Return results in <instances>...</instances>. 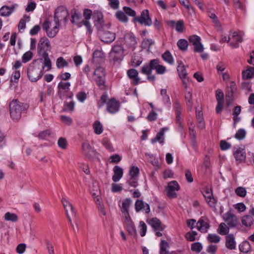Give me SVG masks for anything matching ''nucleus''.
<instances>
[{"label": "nucleus", "instance_id": "f257e3e1", "mask_svg": "<svg viewBox=\"0 0 254 254\" xmlns=\"http://www.w3.org/2000/svg\"><path fill=\"white\" fill-rule=\"evenodd\" d=\"M28 106L25 103L19 102L17 99H13L9 104L10 116L13 120H18L21 117L22 112L27 110Z\"/></svg>", "mask_w": 254, "mask_h": 254}, {"label": "nucleus", "instance_id": "f03ea898", "mask_svg": "<svg viewBox=\"0 0 254 254\" xmlns=\"http://www.w3.org/2000/svg\"><path fill=\"white\" fill-rule=\"evenodd\" d=\"M68 11L64 6H59L55 12L54 22L56 24L60 25V21L64 20L66 23L68 21Z\"/></svg>", "mask_w": 254, "mask_h": 254}, {"label": "nucleus", "instance_id": "7ed1b4c3", "mask_svg": "<svg viewBox=\"0 0 254 254\" xmlns=\"http://www.w3.org/2000/svg\"><path fill=\"white\" fill-rule=\"evenodd\" d=\"M51 44L49 39L46 37L40 38L37 47L38 54L41 56L48 55V52L51 51Z\"/></svg>", "mask_w": 254, "mask_h": 254}, {"label": "nucleus", "instance_id": "20e7f679", "mask_svg": "<svg viewBox=\"0 0 254 254\" xmlns=\"http://www.w3.org/2000/svg\"><path fill=\"white\" fill-rule=\"evenodd\" d=\"M44 67L42 68L33 65H30L28 68L27 74L29 79L32 82H36L43 75V70Z\"/></svg>", "mask_w": 254, "mask_h": 254}, {"label": "nucleus", "instance_id": "39448f33", "mask_svg": "<svg viewBox=\"0 0 254 254\" xmlns=\"http://www.w3.org/2000/svg\"><path fill=\"white\" fill-rule=\"evenodd\" d=\"M105 69L102 67H97L93 73V79L101 88H103L105 83Z\"/></svg>", "mask_w": 254, "mask_h": 254}, {"label": "nucleus", "instance_id": "423d86ee", "mask_svg": "<svg viewBox=\"0 0 254 254\" xmlns=\"http://www.w3.org/2000/svg\"><path fill=\"white\" fill-rule=\"evenodd\" d=\"M133 21L147 26H151L152 24V21L149 16V11L147 9L143 10L141 12L140 16L134 17Z\"/></svg>", "mask_w": 254, "mask_h": 254}, {"label": "nucleus", "instance_id": "0eeeda50", "mask_svg": "<svg viewBox=\"0 0 254 254\" xmlns=\"http://www.w3.org/2000/svg\"><path fill=\"white\" fill-rule=\"evenodd\" d=\"M124 49L121 45L114 46L110 53V59L114 62L121 61L123 58Z\"/></svg>", "mask_w": 254, "mask_h": 254}, {"label": "nucleus", "instance_id": "6e6552de", "mask_svg": "<svg viewBox=\"0 0 254 254\" xmlns=\"http://www.w3.org/2000/svg\"><path fill=\"white\" fill-rule=\"evenodd\" d=\"M107 29L99 30L98 34L100 40L105 43H111L116 38V35L114 33L106 30Z\"/></svg>", "mask_w": 254, "mask_h": 254}, {"label": "nucleus", "instance_id": "1a4fd4ad", "mask_svg": "<svg viewBox=\"0 0 254 254\" xmlns=\"http://www.w3.org/2000/svg\"><path fill=\"white\" fill-rule=\"evenodd\" d=\"M93 18L94 19V25L97 28L98 31L104 29H108L109 26L104 23L103 16L101 12H94Z\"/></svg>", "mask_w": 254, "mask_h": 254}, {"label": "nucleus", "instance_id": "9d476101", "mask_svg": "<svg viewBox=\"0 0 254 254\" xmlns=\"http://www.w3.org/2000/svg\"><path fill=\"white\" fill-rule=\"evenodd\" d=\"M166 189L167 191V195L169 198H176L177 196V194L175 191H178L180 190V186L177 181H173L168 184Z\"/></svg>", "mask_w": 254, "mask_h": 254}, {"label": "nucleus", "instance_id": "9b49d317", "mask_svg": "<svg viewBox=\"0 0 254 254\" xmlns=\"http://www.w3.org/2000/svg\"><path fill=\"white\" fill-rule=\"evenodd\" d=\"M200 40V38L196 35L190 36L189 38L190 43L194 46L195 52L201 53L203 51V46L201 43Z\"/></svg>", "mask_w": 254, "mask_h": 254}, {"label": "nucleus", "instance_id": "f8f14e48", "mask_svg": "<svg viewBox=\"0 0 254 254\" xmlns=\"http://www.w3.org/2000/svg\"><path fill=\"white\" fill-rule=\"evenodd\" d=\"M203 195L210 207L215 208L216 204V200L213 196L212 190L206 188L203 191Z\"/></svg>", "mask_w": 254, "mask_h": 254}, {"label": "nucleus", "instance_id": "ddd939ff", "mask_svg": "<svg viewBox=\"0 0 254 254\" xmlns=\"http://www.w3.org/2000/svg\"><path fill=\"white\" fill-rule=\"evenodd\" d=\"M62 202L64 208L66 215H71L72 217H75L76 212L73 205L66 199L63 198Z\"/></svg>", "mask_w": 254, "mask_h": 254}, {"label": "nucleus", "instance_id": "4468645a", "mask_svg": "<svg viewBox=\"0 0 254 254\" xmlns=\"http://www.w3.org/2000/svg\"><path fill=\"white\" fill-rule=\"evenodd\" d=\"M81 152L84 155L88 158H91L95 155L96 153L95 150L94 149L93 147H92L87 141L82 143Z\"/></svg>", "mask_w": 254, "mask_h": 254}, {"label": "nucleus", "instance_id": "2eb2a0df", "mask_svg": "<svg viewBox=\"0 0 254 254\" xmlns=\"http://www.w3.org/2000/svg\"><path fill=\"white\" fill-rule=\"evenodd\" d=\"M223 219L230 227H235L238 224L237 217L231 212H227L224 214Z\"/></svg>", "mask_w": 254, "mask_h": 254}, {"label": "nucleus", "instance_id": "dca6fc26", "mask_svg": "<svg viewBox=\"0 0 254 254\" xmlns=\"http://www.w3.org/2000/svg\"><path fill=\"white\" fill-rule=\"evenodd\" d=\"M135 209L137 212L140 211H145L146 214L149 213L150 211L149 205L140 199H137L135 201Z\"/></svg>", "mask_w": 254, "mask_h": 254}, {"label": "nucleus", "instance_id": "f3484780", "mask_svg": "<svg viewBox=\"0 0 254 254\" xmlns=\"http://www.w3.org/2000/svg\"><path fill=\"white\" fill-rule=\"evenodd\" d=\"M124 224L126 226L127 231L130 234L133 235L135 234V228L129 214L125 216Z\"/></svg>", "mask_w": 254, "mask_h": 254}, {"label": "nucleus", "instance_id": "a211bd4d", "mask_svg": "<svg viewBox=\"0 0 254 254\" xmlns=\"http://www.w3.org/2000/svg\"><path fill=\"white\" fill-rule=\"evenodd\" d=\"M147 222L150 224L155 231H163L166 226L162 224L159 219L157 218H153L147 221Z\"/></svg>", "mask_w": 254, "mask_h": 254}, {"label": "nucleus", "instance_id": "6ab92c4d", "mask_svg": "<svg viewBox=\"0 0 254 254\" xmlns=\"http://www.w3.org/2000/svg\"><path fill=\"white\" fill-rule=\"evenodd\" d=\"M120 107V104L115 99L113 98L110 100L107 103V111L114 114L118 111Z\"/></svg>", "mask_w": 254, "mask_h": 254}, {"label": "nucleus", "instance_id": "aec40b11", "mask_svg": "<svg viewBox=\"0 0 254 254\" xmlns=\"http://www.w3.org/2000/svg\"><path fill=\"white\" fill-rule=\"evenodd\" d=\"M92 13V10L89 9H85L83 12V16L85 20H83V24L86 26L89 33H91L92 30L91 24L88 20L90 19Z\"/></svg>", "mask_w": 254, "mask_h": 254}, {"label": "nucleus", "instance_id": "412c9836", "mask_svg": "<svg viewBox=\"0 0 254 254\" xmlns=\"http://www.w3.org/2000/svg\"><path fill=\"white\" fill-rule=\"evenodd\" d=\"M236 241L233 234H228L226 236V247L230 250H235L236 249Z\"/></svg>", "mask_w": 254, "mask_h": 254}, {"label": "nucleus", "instance_id": "4be33fe9", "mask_svg": "<svg viewBox=\"0 0 254 254\" xmlns=\"http://www.w3.org/2000/svg\"><path fill=\"white\" fill-rule=\"evenodd\" d=\"M242 36L243 35L241 33H238L234 32L233 33L232 36V39L233 41H235V42L232 41L230 42V45L232 48H238L239 46V43L242 42Z\"/></svg>", "mask_w": 254, "mask_h": 254}, {"label": "nucleus", "instance_id": "5701e85b", "mask_svg": "<svg viewBox=\"0 0 254 254\" xmlns=\"http://www.w3.org/2000/svg\"><path fill=\"white\" fill-rule=\"evenodd\" d=\"M127 74L132 80V84L136 85L139 83L140 78L138 77V72L136 69L132 68L128 70Z\"/></svg>", "mask_w": 254, "mask_h": 254}, {"label": "nucleus", "instance_id": "b1692460", "mask_svg": "<svg viewBox=\"0 0 254 254\" xmlns=\"http://www.w3.org/2000/svg\"><path fill=\"white\" fill-rule=\"evenodd\" d=\"M234 155L236 160L240 162L245 161L246 159V153L244 149L241 148H235Z\"/></svg>", "mask_w": 254, "mask_h": 254}, {"label": "nucleus", "instance_id": "393cba45", "mask_svg": "<svg viewBox=\"0 0 254 254\" xmlns=\"http://www.w3.org/2000/svg\"><path fill=\"white\" fill-rule=\"evenodd\" d=\"M114 175L112 180L115 182H117L122 178L123 175V170L119 166H115L113 169Z\"/></svg>", "mask_w": 254, "mask_h": 254}, {"label": "nucleus", "instance_id": "a878e982", "mask_svg": "<svg viewBox=\"0 0 254 254\" xmlns=\"http://www.w3.org/2000/svg\"><path fill=\"white\" fill-rule=\"evenodd\" d=\"M196 227L202 233H206L209 228V225L203 218H200L196 223Z\"/></svg>", "mask_w": 254, "mask_h": 254}, {"label": "nucleus", "instance_id": "bb28decb", "mask_svg": "<svg viewBox=\"0 0 254 254\" xmlns=\"http://www.w3.org/2000/svg\"><path fill=\"white\" fill-rule=\"evenodd\" d=\"M168 129V128L167 127L162 128L160 131L157 134L156 137L151 139V142L152 143H155L157 141H159L161 144H163L164 143V134L165 131H166Z\"/></svg>", "mask_w": 254, "mask_h": 254}, {"label": "nucleus", "instance_id": "cd10ccee", "mask_svg": "<svg viewBox=\"0 0 254 254\" xmlns=\"http://www.w3.org/2000/svg\"><path fill=\"white\" fill-rule=\"evenodd\" d=\"M126 44L129 47H134L137 43L135 37L132 33H127L125 35Z\"/></svg>", "mask_w": 254, "mask_h": 254}, {"label": "nucleus", "instance_id": "c85d7f7f", "mask_svg": "<svg viewBox=\"0 0 254 254\" xmlns=\"http://www.w3.org/2000/svg\"><path fill=\"white\" fill-rule=\"evenodd\" d=\"M173 108L175 110L176 115V120L178 122H179L181 120V114L182 111V108L179 101L176 100L173 104Z\"/></svg>", "mask_w": 254, "mask_h": 254}, {"label": "nucleus", "instance_id": "c756f323", "mask_svg": "<svg viewBox=\"0 0 254 254\" xmlns=\"http://www.w3.org/2000/svg\"><path fill=\"white\" fill-rule=\"evenodd\" d=\"M81 18V15L76 12V10L74 9L73 11H72L71 21L73 24L81 26L83 24V20H80Z\"/></svg>", "mask_w": 254, "mask_h": 254}, {"label": "nucleus", "instance_id": "7c9ffc66", "mask_svg": "<svg viewBox=\"0 0 254 254\" xmlns=\"http://www.w3.org/2000/svg\"><path fill=\"white\" fill-rule=\"evenodd\" d=\"M14 8V5L11 6H3L0 9V14L2 16H8L13 11Z\"/></svg>", "mask_w": 254, "mask_h": 254}, {"label": "nucleus", "instance_id": "2f4dec72", "mask_svg": "<svg viewBox=\"0 0 254 254\" xmlns=\"http://www.w3.org/2000/svg\"><path fill=\"white\" fill-rule=\"evenodd\" d=\"M178 66L177 67V70L179 73V75L181 78L186 79L187 78V72L184 65L182 62H178Z\"/></svg>", "mask_w": 254, "mask_h": 254}, {"label": "nucleus", "instance_id": "473e14b6", "mask_svg": "<svg viewBox=\"0 0 254 254\" xmlns=\"http://www.w3.org/2000/svg\"><path fill=\"white\" fill-rule=\"evenodd\" d=\"M155 42L151 39L145 38L141 43V47L143 49H147L148 52H150L151 46L154 45Z\"/></svg>", "mask_w": 254, "mask_h": 254}, {"label": "nucleus", "instance_id": "72a5a7b5", "mask_svg": "<svg viewBox=\"0 0 254 254\" xmlns=\"http://www.w3.org/2000/svg\"><path fill=\"white\" fill-rule=\"evenodd\" d=\"M242 76L245 79H248L254 77V67L249 66L247 70L243 71Z\"/></svg>", "mask_w": 254, "mask_h": 254}, {"label": "nucleus", "instance_id": "f704fd0d", "mask_svg": "<svg viewBox=\"0 0 254 254\" xmlns=\"http://www.w3.org/2000/svg\"><path fill=\"white\" fill-rule=\"evenodd\" d=\"M185 98L187 106L189 108V110L191 111L193 104L191 92L190 91H187L185 93Z\"/></svg>", "mask_w": 254, "mask_h": 254}, {"label": "nucleus", "instance_id": "c9c22d12", "mask_svg": "<svg viewBox=\"0 0 254 254\" xmlns=\"http://www.w3.org/2000/svg\"><path fill=\"white\" fill-rule=\"evenodd\" d=\"M131 201L129 198H126L122 203L121 208L122 212L125 214V216L128 214V208L131 204Z\"/></svg>", "mask_w": 254, "mask_h": 254}, {"label": "nucleus", "instance_id": "e433bc0d", "mask_svg": "<svg viewBox=\"0 0 254 254\" xmlns=\"http://www.w3.org/2000/svg\"><path fill=\"white\" fill-rule=\"evenodd\" d=\"M236 90V85L234 81H231L230 83L229 86L227 89V91L226 93V97H232L233 96V94L235 90Z\"/></svg>", "mask_w": 254, "mask_h": 254}, {"label": "nucleus", "instance_id": "4c0bfd02", "mask_svg": "<svg viewBox=\"0 0 254 254\" xmlns=\"http://www.w3.org/2000/svg\"><path fill=\"white\" fill-rule=\"evenodd\" d=\"M251 245L248 241H244L239 245L240 251L244 253H248L251 250Z\"/></svg>", "mask_w": 254, "mask_h": 254}, {"label": "nucleus", "instance_id": "58836bf2", "mask_svg": "<svg viewBox=\"0 0 254 254\" xmlns=\"http://www.w3.org/2000/svg\"><path fill=\"white\" fill-rule=\"evenodd\" d=\"M94 132L97 134H100L103 131V127L99 121H96L93 125Z\"/></svg>", "mask_w": 254, "mask_h": 254}, {"label": "nucleus", "instance_id": "ea45409f", "mask_svg": "<svg viewBox=\"0 0 254 254\" xmlns=\"http://www.w3.org/2000/svg\"><path fill=\"white\" fill-rule=\"evenodd\" d=\"M169 247L168 243L165 240H162L160 243V254H168L167 249Z\"/></svg>", "mask_w": 254, "mask_h": 254}, {"label": "nucleus", "instance_id": "a19ab883", "mask_svg": "<svg viewBox=\"0 0 254 254\" xmlns=\"http://www.w3.org/2000/svg\"><path fill=\"white\" fill-rule=\"evenodd\" d=\"M254 219L250 215H246L243 217L242 222L246 227H250L253 223Z\"/></svg>", "mask_w": 254, "mask_h": 254}, {"label": "nucleus", "instance_id": "79ce46f5", "mask_svg": "<svg viewBox=\"0 0 254 254\" xmlns=\"http://www.w3.org/2000/svg\"><path fill=\"white\" fill-rule=\"evenodd\" d=\"M177 45L181 50L185 51L188 49V42L186 40L181 39L178 41Z\"/></svg>", "mask_w": 254, "mask_h": 254}, {"label": "nucleus", "instance_id": "37998d69", "mask_svg": "<svg viewBox=\"0 0 254 254\" xmlns=\"http://www.w3.org/2000/svg\"><path fill=\"white\" fill-rule=\"evenodd\" d=\"M4 219L6 221L15 222L18 220V217L14 213L6 212L4 215Z\"/></svg>", "mask_w": 254, "mask_h": 254}, {"label": "nucleus", "instance_id": "c03bdc74", "mask_svg": "<svg viewBox=\"0 0 254 254\" xmlns=\"http://www.w3.org/2000/svg\"><path fill=\"white\" fill-rule=\"evenodd\" d=\"M60 25L56 24L55 26L52 29H49L46 32L48 37L50 38H54L56 36L59 31V28Z\"/></svg>", "mask_w": 254, "mask_h": 254}, {"label": "nucleus", "instance_id": "a18cd8bd", "mask_svg": "<svg viewBox=\"0 0 254 254\" xmlns=\"http://www.w3.org/2000/svg\"><path fill=\"white\" fill-rule=\"evenodd\" d=\"M218 233L221 235H225L229 232V228L224 223H221L217 229Z\"/></svg>", "mask_w": 254, "mask_h": 254}, {"label": "nucleus", "instance_id": "49530a36", "mask_svg": "<svg viewBox=\"0 0 254 254\" xmlns=\"http://www.w3.org/2000/svg\"><path fill=\"white\" fill-rule=\"evenodd\" d=\"M163 59L166 62L170 64H172L174 63V60L170 52L167 51L162 55Z\"/></svg>", "mask_w": 254, "mask_h": 254}, {"label": "nucleus", "instance_id": "de8ad7c7", "mask_svg": "<svg viewBox=\"0 0 254 254\" xmlns=\"http://www.w3.org/2000/svg\"><path fill=\"white\" fill-rule=\"evenodd\" d=\"M116 16L117 18L122 22H127L128 21V18L126 14L122 11H117Z\"/></svg>", "mask_w": 254, "mask_h": 254}, {"label": "nucleus", "instance_id": "09e8293b", "mask_svg": "<svg viewBox=\"0 0 254 254\" xmlns=\"http://www.w3.org/2000/svg\"><path fill=\"white\" fill-rule=\"evenodd\" d=\"M160 94L162 96V100L163 102L165 104H168L171 105V102L170 97L167 94V90L165 89H161Z\"/></svg>", "mask_w": 254, "mask_h": 254}, {"label": "nucleus", "instance_id": "8fccbe9b", "mask_svg": "<svg viewBox=\"0 0 254 254\" xmlns=\"http://www.w3.org/2000/svg\"><path fill=\"white\" fill-rule=\"evenodd\" d=\"M220 239L221 238L215 234H209L207 236V240L210 243H217Z\"/></svg>", "mask_w": 254, "mask_h": 254}, {"label": "nucleus", "instance_id": "3c124183", "mask_svg": "<svg viewBox=\"0 0 254 254\" xmlns=\"http://www.w3.org/2000/svg\"><path fill=\"white\" fill-rule=\"evenodd\" d=\"M104 57V53L100 50H95L93 54V59L95 62H98V59H102Z\"/></svg>", "mask_w": 254, "mask_h": 254}, {"label": "nucleus", "instance_id": "603ef678", "mask_svg": "<svg viewBox=\"0 0 254 254\" xmlns=\"http://www.w3.org/2000/svg\"><path fill=\"white\" fill-rule=\"evenodd\" d=\"M56 64L57 67L60 68H63L64 66H67L68 65V63L63 57H60L58 58L57 60Z\"/></svg>", "mask_w": 254, "mask_h": 254}, {"label": "nucleus", "instance_id": "864d4df0", "mask_svg": "<svg viewBox=\"0 0 254 254\" xmlns=\"http://www.w3.org/2000/svg\"><path fill=\"white\" fill-rule=\"evenodd\" d=\"M235 193L237 195L240 197H244L247 194V191L245 188L242 187H239L236 189Z\"/></svg>", "mask_w": 254, "mask_h": 254}, {"label": "nucleus", "instance_id": "5fc2aeb1", "mask_svg": "<svg viewBox=\"0 0 254 254\" xmlns=\"http://www.w3.org/2000/svg\"><path fill=\"white\" fill-rule=\"evenodd\" d=\"M70 86V84L68 82H60L58 84V88L60 90H63L66 92L68 91Z\"/></svg>", "mask_w": 254, "mask_h": 254}, {"label": "nucleus", "instance_id": "6e6d98bb", "mask_svg": "<svg viewBox=\"0 0 254 254\" xmlns=\"http://www.w3.org/2000/svg\"><path fill=\"white\" fill-rule=\"evenodd\" d=\"M152 69L148 64H145L141 67V72L145 75L151 74Z\"/></svg>", "mask_w": 254, "mask_h": 254}, {"label": "nucleus", "instance_id": "4d7b16f0", "mask_svg": "<svg viewBox=\"0 0 254 254\" xmlns=\"http://www.w3.org/2000/svg\"><path fill=\"white\" fill-rule=\"evenodd\" d=\"M202 248V245L199 242H196L192 244L191 247V250L196 253H199L201 251Z\"/></svg>", "mask_w": 254, "mask_h": 254}, {"label": "nucleus", "instance_id": "13d9d810", "mask_svg": "<svg viewBox=\"0 0 254 254\" xmlns=\"http://www.w3.org/2000/svg\"><path fill=\"white\" fill-rule=\"evenodd\" d=\"M246 134V131L244 129H239L235 134V137L239 140H242L245 138Z\"/></svg>", "mask_w": 254, "mask_h": 254}, {"label": "nucleus", "instance_id": "bf43d9fd", "mask_svg": "<svg viewBox=\"0 0 254 254\" xmlns=\"http://www.w3.org/2000/svg\"><path fill=\"white\" fill-rule=\"evenodd\" d=\"M44 58V64L45 66L48 67L47 70L51 69L52 66V63L50 59L49 58V55H46L42 56Z\"/></svg>", "mask_w": 254, "mask_h": 254}, {"label": "nucleus", "instance_id": "052dcab7", "mask_svg": "<svg viewBox=\"0 0 254 254\" xmlns=\"http://www.w3.org/2000/svg\"><path fill=\"white\" fill-rule=\"evenodd\" d=\"M175 29L178 32L182 33L184 29V22L182 20H179L176 23Z\"/></svg>", "mask_w": 254, "mask_h": 254}, {"label": "nucleus", "instance_id": "680f3d73", "mask_svg": "<svg viewBox=\"0 0 254 254\" xmlns=\"http://www.w3.org/2000/svg\"><path fill=\"white\" fill-rule=\"evenodd\" d=\"M51 134L50 130L41 131L38 134V137L41 139H46Z\"/></svg>", "mask_w": 254, "mask_h": 254}, {"label": "nucleus", "instance_id": "e2e57ef3", "mask_svg": "<svg viewBox=\"0 0 254 254\" xmlns=\"http://www.w3.org/2000/svg\"><path fill=\"white\" fill-rule=\"evenodd\" d=\"M139 228H140V234L141 237H144L145 235L147 226L145 223L143 221H140L139 223Z\"/></svg>", "mask_w": 254, "mask_h": 254}, {"label": "nucleus", "instance_id": "0e129e2a", "mask_svg": "<svg viewBox=\"0 0 254 254\" xmlns=\"http://www.w3.org/2000/svg\"><path fill=\"white\" fill-rule=\"evenodd\" d=\"M58 144L60 148L64 149H66L67 147L66 139L63 137L60 138L58 141Z\"/></svg>", "mask_w": 254, "mask_h": 254}, {"label": "nucleus", "instance_id": "69168bd1", "mask_svg": "<svg viewBox=\"0 0 254 254\" xmlns=\"http://www.w3.org/2000/svg\"><path fill=\"white\" fill-rule=\"evenodd\" d=\"M33 57V54L31 51L26 52L22 56V59L24 63H26L30 61Z\"/></svg>", "mask_w": 254, "mask_h": 254}, {"label": "nucleus", "instance_id": "338daca9", "mask_svg": "<svg viewBox=\"0 0 254 254\" xmlns=\"http://www.w3.org/2000/svg\"><path fill=\"white\" fill-rule=\"evenodd\" d=\"M152 70L156 69L160 64L159 60L158 59H153L151 60L148 63Z\"/></svg>", "mask_w": 254, "mask_h": 254}, {"label": "nucleus", "instance_id": "774afa93", "mask_svg": "<svg viewBox=\"0 0 254 254\" xmlns=\"http://www.w3.org/2000/svg\"><path fill=\"white\" fill-rule=\"evenodd\" d=\"M129 173L131 177H136L139 174V169L137 167L132 166L130 169Z\"/></svg>", "mask_w": 254, "mask_h": 254}]
</instances>
